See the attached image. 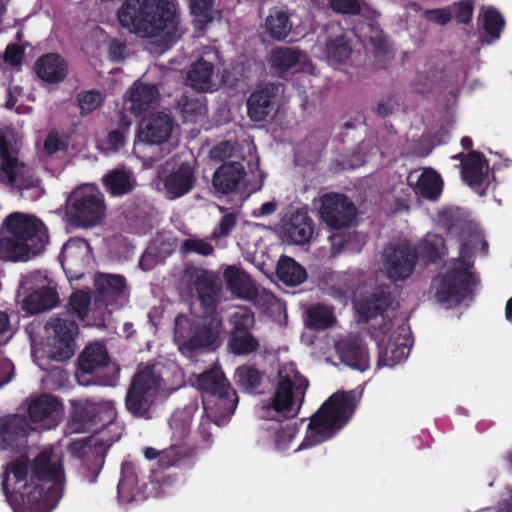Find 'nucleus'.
<instances>
[{
  "mask_svg": "<svg viewBox=\"0 0 512 512\" xmlns=\"http://www.w3.org/2000/svg\"><path fill=\"white\" fill-rule=\"evenodd\" d=\"M173 121L164 113L151 114L141 121L138 138L148 144L159 145L166 142L172 133Z\"/></svg>",
  "mask_w": 512,
  "mask_h": 512,
  "instance_id": "nucleus-26",
  "label": "nucleus"
},
{
  "mask_svg": "<svg viewBox=\"0 0 512 512\" xmlns=\"http://www.w3.org/2000/svg\"><path fill=\"white\" fill-rule=\"evenodd\" d=\"M94 287V302L98 308H119L127 300V283L122 275L99 273Z\"/></svg>",
  "mask_w": 512,
  "mask_h": 512,
  "instance_id": "nucleus-13",
  "label": "nucleus"
},
{
  "mask_svg": "<svg viewBox=\"0 0 512 512\" xmlns=\"http://www.w3.org/2000/svg\"><path fill=\"white\" fill-rule=\"evenodd\" d=\"M357 407V398L354 391H337L332 394L311 417L308 431L312 437L311 442L306 436L302 448L321 443L332 438L352 418Z\"/></svg>",
  "mask_w": 512,
  "mask_h": 512,
  "instance_id": "nucleus-4",
  "label": "nucleus"
},
{
  "mask_svg": "<svg viewBox=\"0 0 512 512\" xmlns=\"http://www.w3.org/2000/svg\"><path fill=\"white\" fill-rule=\"evenodd\" d=\"M246 171L240 162H224L213 174L212 184L221 194H230L237 190Z\"/></svg>",
  "mask_w": 512,
  "mask_h": 512,
  "instance_id": "nucleus-31",
  "label": "nucleus"
},
{
  "mask_svg": "<svg viewBox=\"0 0 512 512\" xmlns=\"http://www.w3.org/2000/svg\"><path fill=\"white\" fill-rule=\"evenodd\" d=\"M331 9L345 15H358L361 11L359 0H329Z\"/></svg>",
  "mask_w": 512,
  "mask_h": 512,
  "instance_id": "nucleus-62",
  "label": "nucleus"
},
{
  "mask_svg": "<svg viewBox=\"0 0 512 512\" xmlns=\"http://www.w3.org/2000/svg\"><path fill=\"white\" fill-rule=\"evenodd\" d=\"M117 440L118 438L115 439V441ZM85 442H89V444L85 443L82 447L83 454L86 456L84 464L88 471L87 477L90 483H95L104 464L107 450L111 447L114 440L104 437H91L86 439Z\"/></svg>",
  "mask_w": 512,
  "mask_h": 512,
  "instance_id": "nucleus-29",
  "label": "nucleus"
},
{
  "mask_svg": "<svg viewBox=\"0 0 512 512\" xmlns=\"http://www.w3.org/2000/svg\"><path fill=\"white\" fill-rule=\"evenodd\" d=\"M76 101L82 117L88 116L97 110L104 102V95L98 89L80 91L76 95Z\"/></svg>",
  "mask_w": 512,
  "mask_h": 512,
  "instance_id": "nucleus-54",
  "label": "nucleus"
},
{
  "mask_svg": "<svg viewBox=\"0 0 512 512\" xmlns=\"http://www.w3.org/2000/svg\"><path fill=\"white\" fill-rule=\"evenodd\" d=\"M90 302L89 293L76 291L70 296L66 308L71 316L83 321L87 317Z\"/></svg>",
  "mask_w": 512,
  "mask_h": 512,
  "instance_id": "nucleus-56",
  "label": "nucleus"
},
{
  "mask_svg": "<svg viewBox=\"0 0 512 512\" xmlns=\"http://www.w3.org/2000/svg\"><path fill=\"white\" fill-rule=\"evenodd\" d=\"M425 14L429 21L439 25H445L452 19V11L449 7L430 9Z\"/></svg>",
  "mask_w": 512,
  "mask_h": 512,
  "instance_id": "nucleus-63",
  "label": "nucleus"
},
{
  "mask_svg": "<svg viewBox=\"0 0 512 512\" xmlns=\"http://www.w3.org/2000/svg\"><path fill=\"white\" fill-rule=\"evenodd\" d=\"M109 355L104 344L92 343L87 345L77 360L76 377L81 384H88L92 376L99 373L109 364Z\"/></svg>",
  "mask_w": 512,
  "mask_h": 512,
  "instance_id": "nucleus-20",
  "label": "nucleus"
},
{
  "mask_svg": "<svg viewBox=\"0 0 512 512\" xmlns=\"http://www.w3.org/2000/svg\"><path fill=\"white\" fill-rule=\"evenodd\" d=\"M193 285L201 306L207 315L217 312L223 300V283L214 271L201 269L196 273Z\"/></svg>",
  "mask_w": 512,
  "mask_h": 512,
  "instance_id": "nucleus-16",
  "label": "nucleus"
},
{
  "mask_svg": "<svg viewBox=\"0 0 512 512\" xmlns=\"http://www.w3.org/2000/svg\"><path fill=\"white\" fill-rule=\"evenodd\" d=\"M64 468L52 450L30 462L20 455L2 472V491L14 512H51L63 494Z\"/></svg>",
  "mask_w": 512,
  "mask_h": 512,
  "instance_id": "nucleus-1",
  "label": "nucleus"
},
{
  "mask_svg": "<svg viewBox=\"0 0 512 512\" xmlns=\"http://www.w3.org/2000/svg\"><path fill=\"white\" fill-rule=\"evenodd\" d=\"M276 275L287 286H298L307 278L305 268L293 258L282 256L278 262Z\"/></svg>",
  "mask_w": 512,
  "mask_h": 512,
  "instance_id": "nucleus-39",
  "label": "nucleus"
},
{
  "mask_svg": "<svg viewBox=\"0 0 512 512\" xmlns=\"http://www.w3.org/2000/svg\"><path fill=\"white\" fill-rule=\"evenodd\" d=\"M340 360L352 369L366 371L370 366L368 348L359 335L348 336L335 343Z\"/></svg>",
  "mask_w": 512,
  "mask_h": 512,
  "instance_id": "nucleus-23",
  "label": "nucleus"
},
{
  "mask_svg": "<svg viewBox=\"0 0 512 512\" xmlns=\"http://www.w3.org/2000/svg\"><path fill=\"white\" fill-rule=\"evenodd\" d=\"M115 416L110 402H79L71 415L72 428L75 432H84L104 421H111Z\"/></svg>",
  "mask_w": 512,
  "mask_h": 512,
  "instance_id": "nucleus-15",
  "label": "nucleus"
},
{
  "mask_svg": "<svg viewBox=\"0 0 512 512\" xmlns=\"http://www.w3.org/2000/svg\"><path fill=\"white\" fill-rule=\"evenodd\" d=\"M229 334L251 333L256 325L254 312L246 306H240L228 318Z\"/></svg>",
  "mask_w": 512,
  "mask_h": 512,
  "instance_id": "nucleus-52",
  "label": "nucleus"
},
{
  "mask_svg": "<svg viewBox=\"0 0 512 512\" xmlns=\"http://www.w3.org/2000/svg\"><path fill=\"white\" fill-rule=\"evenodd\" d=\"M24 57V50L18 44H10L6 47L4 52L5 63L11 66H18L22 63Z\"/></svg>",
  "mask_w": 512,
  "mask_h": 512,
  "instance_id": "nucleus-64",
  "label": "nucleus"
},
{
  "mask_svg": "<svg viewBox=\"0 0 512 512\" xmlns=\"http://www.w3.org/2000/svg\"><path fill=\"white\" fill-rule=\"evenodd\" d=\"M444 239L436 234H428L420 243L417 253L425 263H436L441 260Z\"/></svg>",
  "mask_w": 512,
  "mask_h": 512,
  "instance_id": "nucleus-53",
  "label": "nucleus"
},
{
  "mask_svg": "<svg viewBox=\"0 0 512 512\" xmlns=\"http://www.w3.org/2000/svg\"><path fill=\"white\" fill-rule=\"evenodd\" d=\"M180 250L184 254L195 253L202 256H209L214 252L212 244L206 240L195 238L185 239L181 244Z\"/></svg>",
  "mask_w": 512,
  "mask_h": 512,
  "instance_id": "nucleus-59",
  "label": "nucleus"
},
{
  "mask_svg": "<svg viewBox=\"0 0 512 512\" xmlns=\"http://www.w3.org/2000/svg\"><path fill=\"white\" fill-rule=\"evenodd\" d=\"M260 346V340L253 332L228 334L227 349L234 356H250L258 352Z\"/></svg>",
  "mask_w": 512,
  "mask_h": 512,
  "instance_id": "nucleus-41",
  "label": "nucleus"
},
{
  "mask_svg": "<svg viewBox=\"0 0 512 512\" xmlns=\"http://www.w3.org/2000/svg\"><path fill=\"white\" fill-rule=\"evenodd\" d=\"M195 385L201 393L202 401L204 396H212L231 386L224 372L216 366L197 375Z\"/></svg>",
  "mask_w": 512,
  "mask_h": 512,
  "instance_id": "nucleus-34",
  "label": "nucleus"
},
{
  "mask_svg": "<svg viewBox=\"0 0 512 512\" xmlns=\"http://www.w3.org/2000/svg\"><path fill=\"white\" fill-rule=\"evenodd\" d=\"M214 66L203 58L193 63L187 73V84L198 91H206L210 87Z\"/></svg>",
  "mask_w": 512,
  "mask_h": 512,
  "instance_id": "nucleus-45",
  "label": "nucleus"
},
{
  "mask_svg": "<svg viewBox=\"0 0 512 512\" xmlns=\"http://www.w3.org/2000/svg\"><path fill=\"white\" fill-rule=\"evenodd\" d=\"M418 260L415 247L402 243L390 247L386 251L385 268L387 276L393 281H403L409 278Z\"/></svg>",
  "mask_w": 512,
  "mask_h": 512,
  "instance_id": "nucleus-17",
  "label": "nucleus"
},
{
  "mask_svg": "<svg viewBox=\"0 0 512 512\" xmlns=\"http://www.w3.org/2000/svg\"><path fill=\"white\" fill-rule=\"evenodd\" d=\"M183 321L189 324L188 319L182 316L175 321V339L182 354L192 356L199 351L216 348L223 327L219 313L207 315L200 322L189 325L192 332L190 337L184 334Z\"/></svg>",
  "mask_w": 512,
  "mask_h": 512,
  "instance_id": "nucleus-8",
  "label": "nucleus"
},
{
  "mask_svg": "<svg viewBox=\"0 0 512 512\" xmlns=\"http://www.w3.org/2000/svg\"><path fill=\"white\" fill-rule=\"evenodd\" d=\"M461 177L475 192L485 194L489 185L488 160L481 152H468V157L461 167Z\"/></svg>",
  "mask_w": 512,
  "mask_h": 512,
  "instance_id": "nucleus-25",
  "label": "nucleus"
},
{
  "mask_svg": "<svg viewBox=\"0 0 512 512\" xmlns=\"http://www.w3.org/2000/svg\"><path fill=\"white\" fill-rule=\"evenodd\" d=\"M301 53L292 47H276L271 50L269 62L271 68L283 77V74L298 65Z\"/></svg>",
  "mask_w": 512,
  "mask_h": 512,
  "instance_id": "nucleus-40",
  "label": "nucleus"
},
{
  "mask_svg": "<svg viewBox=\"0 0 512 512\" xmlns=\"http://www.w3.org/2000/svg\"><path fill=\"white\" fill-rule=\"evenodd\" d=\"M356 216L357 208L348 196L328 193L321 198L320 217L331 230L351 226Z\"/></svg>",
  "mask_w": 512,
  "mask_h": 512,
  "instance_id": "nucleus-12",
  "label": "nucleus"
},
{
  "mask_svg": "<svg viewBox=\"0 0 512 512\" xmlns=\"http://www.w3.org/2000/svg\"><path fill=\"white\" fill-rule=\"evenodd\" d=\"M105 212L104 197L94 186L78 187L67 199V216L76 227L89 228L98 225Z\"/></svg>",
  "mask_w": 512,
  "mask_h": 512,
  "instance_id": "nucleus-9",
  "label": "nucleus"
},
{
  "mask_svg": "<svg viewBox=\"0 0 512 512\" xmlns=\"http://www.w3.org/2000/svg\"><path fill=\"white\" fill-rule=\"evenodd\" d=\"M202 404L205 415L212 419L215 425L221 426L234 414L238 405V396L229 386L228 389L212 396H204Z\"/></svg>",
  "mask_w": 512,
  "mask_h": 512,
  "instance_id": "nucleus-21",
  "label": "nucleus"
},
{
  "mask_svg": "<svg viewBox=\"0 0 512 512\" xmlns=\"http://www.w3.org/2000/svg\"><path fill=\"white\" fill-rule=\"evenodd\" d=\"M190 11L194 16L195 22L201 27L212 22L211 11L214 5L213 0H189Z\"/></svg>",
  "mask_w": 512,
  "mask_h": 512,
  "instance_id": "nucleus-57",
  "label": "nucleus"
},
{
  "mask_svg": "<svg viewBox=\"0 0 512 512\" xmlns=\"http://www.w3.org/2000/svg\"><path fill=\"white\" fill-rule=\"evenodd\" d=\"M265 28L269 36L277 41L285 40L292 30V23L288 14L280 9L274 8L265 21Z\"/></svg>",
  "mask_w": 512,
  "mask_h": 512,
  "instance_id": "nucleus-43",
  "label": "nucleus"
},
{
  "mask_svg": "<svg viewBox=\"0 0 512 512\" xmlns=\"http://www.w3.org/2000/svg\"><path fill=\"white\" fill-rule=\"evenodd\" d=\"M223 279L230 292L238 298L253 300L258 296L255 282L240 266H227L223 271Z\"/></svg>",
  "mask_w": 512,
  "mask_h": 512,
  "instance_id": "nucleus-30",
  "label": "nucleus"
},
{
  "mask_svg": "<svg viewBox=\"0 0 512 512\" xmlns=\"http://www.w3.org/2000/svg\"><path fill=\"white\" fill-rule=\"evenodd\" d=\"M29 430V422L23 415L14 414L0 418V449L18 450L26 444Z\"/></svg>",
  "mask_w": 512,
  "mask_h": 512,
  "instance_id": "nucleus-24",
  "label": "nucleus"
},
{
  "mask_svg": "<svg viewBox=\"0 0 512 512\" xmlns=\"http://www.w3.org/2000/svg\"><path fill=\"white\" fill-rule=\"evenodd\" d=\"M309 386L307 378L295 369L282 368L273 396L261 408V417L282 422L297 416Z\"/></svg>",
  "mask_w": 512,
  "mask_h": 512,
  "instance_id": "nucleus-6",
  "label": "nucleus"
},
{
  "mask_svg": "<svg viewBox=\"0 0 512 512\" xmlns=\"http://www.w3.org/2000/svg\"><path fill=\"white\" fill-rule=\"evenodd\" d=\"M1 231L4 235L0 237V259L5 261L25 262L40 254L49 241L44 222L22 212L7 215Z\"/></svg>",
  "mask_w": 512,
  "mask_h": 512,
  "instance_id": "nucleus-3",
  "label": "nucleus"
},
{
  "mask_svg": "<svg viewBox=\"0 0 512 512\" xmlns=\"http://www.w3.org/2000/svg\"><path fill=\"white\" fill-rule=\"evenodd\" d=\"M295 433V426H279L274 431V448L277 451H286L289 448L290 442L293 440Z\"/></svg>",
  "mask_w": 512,
  "mask_h": 512,
  "instance_id": "nucleus-60",
  "label": "nucleus"
},
{
  "mask_svg": "<svg viewBox=\"0 0 512 512\" xmlns=\"http://www.w3.org/2000/svg\"><path fill=\"white\" fill-rule=\"evenodd\" d=\"M161 388V378L147 365L133 375L126 391L125 408L134 417L150 420Z\"/></svg>",
  "mask_w": 512,
  "mask_h": 512,
  "instance_id": "nucleus-7",
  "label": "nucleus"
},
{
  "mask_svg": "<svg viewBox=\"0 0 512 512\" xmlns=\"http://www.w3.org/2000/svg\"><path fill=\"white\" fill-rule=\"evenodd\" d=\"M351 53V40L343 32L335 34L334 37L330 35L325 42V55L329 61L343 63Z\"/></svg>",
  "mask_w": 512,
  "mask_h": 512,
  "instance_id": "nucleus-46",
  "label": "nucleus"
},
{
  "mask_svg": "<svg viewBox=\"0 0 512 512\" xmlns=\"http://www.w3.org/2000/svg\"><path fill=\"white\" fill-rule=\"evenodd\" d=\"M394 296L392 292L386 290L375 291L370 298L361 303L359 313L367 320L384 317V313L392 308Z\"/></svg>",
  "mask_w": 512,
  "mask_h": 512,
  "instance_id": "nucleus-37",
  "label": "nucleus"
},
{
  "mask_svg": "<svg viewBox=\"0 0 512 512\" xmlns=\"http://www.w3.org/2000/svg\"><path fill=\"white\" fill-rule=\"evenodd\" d=\"M194 167L189 162L181 163L164 179L168 199L175 200L188 194L196 184Z\"/></svg>",
  "mask_w": 512,
  "mask_h": 512,
  "instance_id": "nucleus-27",
  "label": "nucleus"
},
{
  "mask_svg": "<svg viewBox=\"0 0 512 512\" xmlns=\"http://www.w3.org/2000/svg\"><path fill=\"white\" fill-rule=\"evenodd\" d=\"M131 125L132 121L121 112L117 127L108 132L104 141L106 150L111 152L120 151L126 144Z\"/></svg>",
  "mask_w": 512,
  "mask_h": 512,
  "instance_id": "nucleus-50",
  "label": "nucleus"
},
{
  "mask_svg": "<svg viewBox=\"0 0 512 512\" xmlns=\"http://www.w3.org/2000/svg\"><path fill=\"white\" fill-rule=\"evenodd\" d=\"M103 185L107 192L114 196L124 195L132 190L130 172L115 168L108 171L102 178Z\"/></svg>",
  "mask_w": 512,
  "mask_h": 512,
  "instance_id": "nucleus-47",
  "label": "nucleus"
},
{
  "mask_svg": "<svg viewBox=\"0 0 512 512\" xmlns=\"http://www.w3.org/2000/svg\"><path fill=\"white\" fill-rule=\"evenodd\" d=\"M473 264L468 244L461 243L455 265L432 282L439 304L458 305L473 297L474 288L478 284L476 275L471 271Z\"/></svg>",
  "mask_w": 512,
  "mask_h": 512,
  "instance_id": "nucleus-5",
  "label": "nucleus"
},
{
  "mask_svg": "<svg viewBox=\"0 0 512 512\" xmlns=\"http://www.w3.org/2000/svg\"><path fill=\"white\" fill-rule=\"evenodd\" d=\"M27 166L18 159V151L6 137L0 136V181L19 190L36 187L38 179L27 177Z\"/></svg>",
  "mask_w": 512,
  "mask_h": 512,
  "instance_id": "nucleus-11",
  "label": "nucleus"
},
{
  "mask_svg": "<svg viewBox=\"0 0 512 512\" xmlns=\"http://www.w3.org/2000/svg\"><path fill=\"white\" fill-rule=\"evenodd\" d=\"M281 230L287 242L305 245L311 241L314 234L313 220L307 211L297 209L285 214Z\"/></svg>",
  "mask_w": 512,
  "mask_h": 512,
  "instance_id": "nucleus-22",
  "label": "nucleus"
},
{
  "mask_svg": "<svg viewBox=\"0 0 512 512\" xmlns=\"http://www.w3.org/2000/svg\"><path fill=\"white\" fill-rule=\"evenodd\" d=\"M27 414L35 429L50 430L61 421L63 404L57 397L43 393L30 400Z\"/></svg>",
  "mask_w": 512,
  "mask_h": 512,
  "instance_id": "nucleus-14",
  "label": "nucleus"
},
{
  "mask_svg": "<svg viewBox=\"0 0 512 512\" xmlns=\"http://www.w3.org/2000/svg\"><path fill=\"white\" fill-rule=\"evenodd\" d=\"M237 225V216L235 213H225L218 225L214 228L212 236L214 238L227 237Z\"/></svg>",
  "mask_w": 512,
  "mask_h": 512,
  "instance_id": "nucleus-61",
  "label": "nucleus"
},
{
  "mask_svg": "<svg viewBox=\"0 0 512 512\" xmlns=\"http://www.w3.org/2000/svg\"><path fill=\"white\" fill-rule=\"evenodd\" d=\"M90 249L91 247L88 241L79 237L70 238L63 245L59 255V261L66 273L71 274V278H81L83 273L73 271V267L78 263V261L82 262L84 260Z\"/></svg>",
  "mask_w": 512,
  "mask_h": 512,
  "instance_id": "nucleus-32",
  "label": "nucleus"
},
{
  "mask_svg": "<svg viewBox=\"0 0 512 512\" xmlns=\"http://www.w3.org/2000/svg\"><path fill=\"white\" fill-rule=\"evenodd\" d=\"M449 8L452 11V18L459 24H469L474 10L473 0H460L453 3Z\"/></svg>",
  "mask_w": 512,
  "mask_h": 512,
  "instance_id": "nucleus-58",
  "label": "nucleus"
},
{
  "mask_svg": "<svg viewBox=\"0 0 512 512\" xmlns=\"http://www.w3.org/2000/svg\"><path fill=\"white\" fill-rule=\"evenodd\" d=\"M119 24L141 38L164 33L170 40L180 37L173 5L167 0H125L117 11Z\"/></svg>",
  "mask_w": 512,
  "mask_h": 512,
  "instance_id": "nucleus-2",
  "label": "nucleus"
},
{
  "mask_svg": "<svg viewBox=\"0 0 512 512\" xmlns=\"http://www.w3.org/2000/svg\"><path fill=\"white\" fill-rule=\"evenodd\" d=\"M264 374L253 365L239 366L234 374L235 383L249 394L259 393Z\"/></svg>",
  "mask_w": 512,
  "mask_h": 512,
  "instance_id": "nucleus-44",
  "label": "nucleus"
},
{
  "mask_svg": "<svg viewBox=\"0 0 512 512\" xmlns=\"http://www.w3.org/2000/svg\"><path fill=\"white\" fill-rule=\"evenodd\" d=\"M441 176L433 170L424 171L418 178L416 192L428 200H437L442 192Z\"/></svg>",
  "mask_w": 512,
  "mask_h": 512,
  "instance_id": "nucleus-49",
  "label": "nucleus"
},
{
  "mask_svg": "<svg viewBox=\"0 0 512 512\" xmlns=\"http://www.w3.org/2000/svg\"><path fill=\"white\" fill-rule=\"evenodd\" d=\"M130 111L135 115L154 107L159 99V90L154 84L136 81L128 90Z\"/></svg>",
  "mask_w": 512,
  "mask_h": 512,
  "instance_id": "nucleus-33",
  "label": "nucleus"
},
{
  "mask_svg": "<svg viewBox=\"0 0 512 512\" xmlns=\"http://www.w3.org/2000/svg\"><path fill=\"white\" fill-rule=\"evenodd\" d=\"M117 491L119 498L124 502L132 501L139 492L136 467L130 461H124L121 465V478Z\"/></svg>",
  "mask_w": 512,
  "mask_h": 512,
  "instance_id": "nucleus-42",
  "label": "nucleus"
},
{
  "mask_svg": "<svg viewBox=\"0 0 512 512\" xmlns=\"http://www.w3.org/2000/svg\"><path fill=\"white\" fill-rule=\"evenodd\" d=\"M283 92L280 83H265L257 85L246 101L247 115L253 122H263L271 114L274 104Z\"/></svg>",
  "mask_w": 512,
  "mask_h": 512,
  "instance_id": "nucleus-18",
  "label": "nucleus"
},
{
  "mask_svg": "<svg viewBox=\"0 0 512 512\" xmlns=\"http://www.w3.org/2000/svg\"><path fill=\"white\" fill-rule=\"evenodd\" d=\"M411 349V335L406 325L397 327L385 346L379 344L378 367H393L406 359Z\"/></svg>",
  "mask_w": 512,
  "mask_h": 512,
  "instance_id": "nucleus-19",
  "label": "nucleus"
},
{
  "mask_svg": "<svg viewBox=\"0 0 512 512\" xmlns=\"http://www.w3.org/2000/svg\"><path fill=\"white\" fill-rule=\"evenodd\" d=\"M58 293L51 287H41L23 300V309L33 315L54 308L58 303Z\"/></svg>",
  "mask_w": 512,
  "mask_h": 512,
  "instance_id": "nucleus-35",
  "label": "nucleus"
},
{
  "mask_svg": "<svg viewBox=\"0 0 512 512\" xmlns=\"http://www.w3.org/2000/svg\"><path fill=\"white\" fill-rule=\"evenodd\" d=\"M192 417L188 410L176 411L172 414L169 420V426L172 430L171 445H179L186 448L184 458L191 455V447L187 444L186 440L190 435Z\"/></svg>",
  "mask_w": 512,
  "mask_h": 512,
  "instance_id": "nucleus-36",
  "label": "nucleus"
},
{
  "mask_svg": "<svg viewBox=\"0 0 512 512\" xmlns=\"http://www.w3.org/2000/svg\"><path fill=\"white\" fill-rule=\"evenodd\" d=\"M36 76L48 84H59L68 75V63L58 53L50 52L41 55L34 63Z\"/></svg>",
  "mask_w": 512,
  "mask_h": 512,
  "instance_id": "nucleus-28",
  "label": "nucleus"
},
{
  "mask_svg": "<svg viewBox=\"0 0 512 512\" xmlns=\"http://www.w3.org/2000/svg\"><path fill=\"white\" fill-rule=\"evenodd\" d=\"M334 310L332 307L316 304L307 310L306 325L315 330H323L335 323Z\"/></svg>",
  "mask_w": 512,
  "mask_h": 512,
  "instance_id": "nucleus-51",
  "label": "nucleus"
},
{
  "mask_svg": "<svg viewBox=\"0 0 512 512\" xmlns=\"http://www.w3.org/2000/svg\"><path fill=\"white\" fill-rule=\"evenodd\" d=\"M482 23L485 34L489 36L492 41L500 38L505 25V19L497 9L490 7L485 10Z\"/></svg>",
  "mask_w": 512,
  "mask_h": 512,
  "instance_id": "nucleus-55",
  "label": "nucleus"
},
{
  "mask_svg": "<svg viewBox=\"0 0 512 512\" xmlns=\"http://www.w3.org/2000/svg\"><path fill=\"white\" fill-rule=\"evenodd\" d=\"M186 451V448L179 445H170L168 448L161 451L153 447H146L144 449V456L148 460L158 458L160 467L166 469L176 465L180 460H182Z\"/></svg>",
  "mask_w": 512,
  "mask_h": 512,
  "instance_id": "nucleus-48",
  "label": "nucleus"
},
{
  "mask_svg": "<svg viewBox=\"0 0 512 512\" xmlns=\"http://www.w3.org/2000/svg\"><path fill=\"white\" fill-rule=\"evenodd\" d=\"M175 109L184 123H196L207 112L205 103L194 93H183L177 99Z\"/></svg>",
  "mask_w": 512,
  "mask_h": 512,
  "instance_id": "nucleus-38",
  "label": "nucleus"
},
{
  "mask_svg": "<svg viewBox=\"0 0 512 512\" xmlns=\"http://www.w3.org/2000/svg\"><path fill=\"white\" fill-rule=\"evenodd\" d=\"M45 328L52 332L49 336L51 359L60 362L70 359L75 353V338L79 332L77 323L68 318L53 317Z\"/></svg>",
  "mask_w": 512,
  "mask_h": 512,
  "instance_id": "nucleus-10",
  "label": "nucleus"
}]
</instances>
